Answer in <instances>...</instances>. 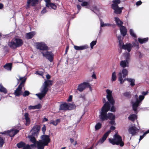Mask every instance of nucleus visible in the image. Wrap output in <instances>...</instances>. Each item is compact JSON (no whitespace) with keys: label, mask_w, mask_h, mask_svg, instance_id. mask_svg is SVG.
<instances>
[{"label":"nucleus","mask_w":149,"mask_h":149,"mask_svg":"<svg viewBox=\"0 0 149 149\" xmlns=\"http://www.w3.org/2000/svg\"><path fill=\"white\" fill-rule=\"evenodd\" d=\"M25 145V143L22 141L18 143L17 144V146L19 148L23 147Z\"/></svg>","instance_id":"42"},{"label":"nucleus","mask_w":149,"mask_h":149,"mask_svg":"<svg viewBox=\"0 0 149 149\" xmlns=\"http://www.w3.org/2000/svg\"><path fill=\"white\" fill-rule=\"evenodd\" d=\"M45 72V70L43 69H40L39 70L35 72V74H36L42 76Z\"/></svg>","instance_id":"34"},{"label":"nucleus","mask_w":149,"mask_h":149,"mask_svg":"<svg viewBox=\"0 0 149 149\" xmlns=\"http://www.w3.org/2000/svg\"><path fill=\"white\" fill-rule=\"evenodd\" d=\"M68 110H73L76 108V106L73 104L68 103Z\"/></svg>","instance_id":"33"},{"label":"nucleus","mask_w":149,"mask_h":149,"mask_svg":"<svg viewBox=\"0 0 149 149\" xmlns=\"http://www.w3.org/2000/svg\"><path fill=\"white\" fill-rule=\"evenodd\" d=\"M139 127H136L135 124H133L131 127H129L128 131L129 133L131 134L132 136L135 135L139 132Z\"/></svg>","instance_id":"9"},{"label":"nucleus","mask_w":149,"mask_h":149,"mask_svg":"<svg viewBox=\"0 0 149 149\" xmlns=\"http://www.w3.org/2000/svg\"><path fill=\"white\" fill-rule=\"evenodd\" d=\"M130 34L134 38H136V35L134 33L133 30L132 29H130Z\"/></svg>","instance_id":"47"},{"label":"nucleus","mask_w":149,"mask_h":149,"mask_svg":"<svg viewBox=\"0 0 149 149\" xmlns=\"http://www.w3.org/2000/svg\"><path fill=\"white\" fill-rule=\"evenodd\" d=\"M88 3L87 2L84 1L81 4V6H86L88 5Z\"/></svg>","instance_id":"54"},{"label":"nucleus","mask_w":149,"mask_h":149,"mask_svg":"<svg viewBox=\"0 0 149 149\" xmlns=\"http://www.w3.org/2000/svg\"><path fill=\"white\" fill-rule=\"evenodd\" d=\"M100 25L101 27H102L106 26H110L111 25V24L109 23H105L104 24V22L101 19L100 20Z\"/></svg>","instance_id":"37"},{"label":"nucleus","mask_w":149,"mask_h":149,"mask_svg":"<svg viewBox=\"0 0 149 149\" xmlns=\"http://www.w3.org/2000/svg\"><path fill=\"white\" fill-rule=\"evenodd\" d=\"M148 92H145L143 91L142 92V95H140L139 97L138 96L136 95L134 97V99H133L131 102L132 104L133 110L135 112V113H137V108L138 106L140 104L141 102L144 98V96L147 94Z\"/></svg>","instance_id":"3"},{"label":"nucleus","mask_w":149,"mask_h":149,"mask_svg":"<svg viewBox=\"0 0 149 149\" xmlns=\"http://www.w3.org/2000/svg\"><path fill=\"white\" fill-rule=\"evenodd\" d=\"M36 46L37 49L40 50H42V51L43 52H44V51H46L48 50V47L46 45L45 43L43 42L36 43Z\"/></svg>","instance_id":"10"},{"label":"nucleus","mask_w":149,"mask_h":149,"mask_svg":"<svg viewBox=\"0 0 149 149\" xmlns=\"http://www.w3.org/2000/svg\"><path fill=\"white\" fill-rule=\"evenodd\" d=\"M68 104L66 103H64L61 104L60 105L59 109L60 110L66 111L68 110Z\"/></svg>","instance_id":"27"},{"label":"nucleus","mask_w":149,"mask_h":149,"mask_svg":"<svg viewBox=\"0 0 149 149\" xmlns=\"http://www.w3.org/2000/svg\"><path fill=\"white\" fill-rule=\"evenodd\" d=\"M114 119H113V120H111L110 121V123L111 124V125H113L114 123V121L113 120Z\"/></svg>","instance_id":"63"},{"label":"nucleus","mask_w":149,"mask_h":149,"mask_svg":"<svg viewBox=\"0 0 149 149\" xmlns=\"http://www.w3.org/2000/svg\"><path fill=\"white\" fill-rule=\"evenodd\" d=\"M47 12L46 8H44L41 12V14H43L46 13Z\"/></svg>","instance_id":"57"},{"label":"nucleus","mask_w":149,"mask_h":149,"mask_svg":"<svg viewBox=\"0 0 149 149\" xmlns=\"http://www.w3.org/2000/svg\"><path fill=\"white\" fill-rule=\"evenodd\" d=\"M120 66L123 68H125L129 66V62L127 60L121 61L120 63Z\"/></svg>","instance_id":"23"},{"label":"nucleus","mask_w":149,"mask_h":149,"mask_svg":"<svg viewBox=\"0 0 149 149\" xmlns=\"http://www.w3.org/2000/svg\"><path fill=\"white\" fill-rule=\"evenodd\" d=\"M90 87V86L88 83L84 82L78 86L77 90L80 92H82L86 88Z\"/></svg>","instance_id":"14"},{"label":"nucleus","mask_w":149,"mask_h":149,"mask_svg":"<svg viewBox=\"0 0 149 149\" xmlns=\"http://www.w3.org/2000/svg\"><path fill=\"white\" fill-rule=\"evenodd\" d=\"M149 133V130L146 131V132H145L143 134V135L142 136H140V138H139V141L141 140L144 137V136H146V135L148 134Z\"/></svg>","instance_id":"43"},{"label":"nucleus","mask_w":149,"mask_h":149,"mask_svg":"<svg viewBox=\"0 0 149 149\" xmlns=\"http://www.w3.org/2000/svg\"><path fill=\"white\" fill-rule=\"evenodd\" d=\"M30 93L28 91H25L24 93H22V95L24 97H26L29 95Z\"/></svg>","instance_id":"49"},{"label":"nucleus","mask_w":149,"mask_h":149,"mask_svg":"<svg viewBox=\"0 0 149 149\" xmlns=\"http://www.w3.org/2000/svg\"><path fill=\"white\" fill-rule=\"evenodd\" d=\"M38 0H28L26 8H29L31 5L33 6H35L38 4Z\"/></svg>","instance_id":"16"},{"label":"nucleus","mask_w":149,"mask_h":149,"mask_svg":"<svg viewBox=\"0 0 149 149\" xmlns=\"http://www.w3.org/2000/svg\"><path fill=\"white\" fill-rule=\"evenodd\" d=\"M8 45L12 49H16L17 48L14 39L12 40L11 41L9 42L8 43Z\"/></svg>","instance_id":"22"},{"label":"nucleus","mask_w":149,"mask_h":149,"mask_svg":"<svg viewBox=\"0 0 149 149\" xmlns=\"http://www.w3.org/2000/svg\"><path fill=\"white\" fill-rule=\"evenodd\" d=\"M74 49L77 50H82L86 49L88 48V46L87 45H85L81 46H77L74 45Z\"/></svg>","instance_id":"20"},{"label":"nucleus","mask_w":149,"mask_h":149,"mask_svg":"<svg viewBox=\"0 0 149 149\" xmlns=\"http://www.w3.org/2000/svg\"><path fill=\"white\" fill-rule=\"evenodd\" d=\"M118 39L119 40V47H121V46L123 44L122 40L121 39V36H118L117 37Z\"/></svg>","instance_id":"41"},{"label":"nucleus","mask_w":149,"mask_h":149,"mask_svg":"<svg viewBox=\"0 0 149 149\" xmlns=\"http://www.w3.org/2000/svg\"><path fill=\"white\" fill-rule=\"evenodd\" d=\"M43 56L45 57L51 62H52L53 60L54 55L51 52H48L47 50L45 52L42 51L41 52Z\"/></svg>","instance_id":"8"},{"label":"nucleus","mask_w":149,"mask_h":149,"mask_svg":"<svg viewBox=\"0 0 149 149\" xmlns=\"http://www.w3.org/2000/svg\"><path fill=\"white\" fill-rule=\"evenodd\" d=\"M46 2V5L47 7L49 8L56 9V6L54 4L50 2V0H45Z\"/></svg>","instance_id":"18"},{"label":"nucleus","mask_w":149,"mask_h":149,"mask_svg":"<svg viewBox=\"0 0 149 149\" xmlns=\"http://www.w3.org/2000/svg\"><path fill=\"white\" fill-rule=\"evenodd\" d=\"M29 115L28 113H26L24 114V116L25 119H30L29 118Z\"/></svg>","instance_id":"56"},{"label":"nucleus","mask_w":149,"mask_h":149,"mask_svg":"<svg viewBox=\"0 0 149 149\" xmlns=\"http://www.w3.org/2000/svg\"><path fill=\"white\" fill-rule=\"evenodd\" d=\"M40 128L37 125L34 126L31 131V135L37 137L39 134Z\"/></svg>","instance_id":"15"},{"label":"nucleus","mask_w":149,"mask_h":149,"mask_svg":"<svg viewBox=\"0 0 149 149\" xmlns=\"http://www.w3.org/2000/svg\"><path fill=\"white\" fill-rule=\"evenodd\" d=\"M59 122V120L57 119L56 121H52L50 122V124H52L55 126Z\"/></svg>","instance_id":"48"},{"label":"nucleus","mask_w":149,"mask_h":149,"mask_svg":"<svg viewBox=\"0 0 149 149\" xmlns=\"http://www.w3.org/2000/svg\"><path fill=\"white\" fill-rule=\"evenodd\" d=\"M19 79H17L18 81L20 80L22 81L21 83L18 86L17 88L15 91L14 92V94L15 96H18L22 94L23 91H22V87L24 86V83L26 81V78L24 77H22L18 76Z\"/></svg>","instance_id":"5"},{"label":"nucleus","mask_w":149,"mask_h":149,"mask_svg":"<svg viewBox=\"0 0 149 149\" xmlns=\"http://www.w3.org/2000/svg\"><path fill=\"white\" fill-rule=\"evenodd\" d=\"M12 63H7L3 66V68L8 71H11L12 68Z\"/></svg>","instance_id":"28"},{"label":"nucleus","mask_w":149,"mask_h":149,"mask_svg":"<svg viewBox=\"0 0 149 149\" xmlns=\"http://www.w3.org/2000/svg\"><path fill=\"white\" fill-rule=\"evenodd\" d=\"M136 118L137 116L135 114L130 115L128 117L129 119L133 122L136 119Z\"/></svg>","instance_id":"36"},{"label":"nucleus","mask_w":149,"mask_h":149,"mask_svg":"<svg viewBox=\"0 0 149 149\" xmlns=\"http://www.w3.org/2000/svg\"><path fill=\"white\" fill-rule=\"evenodd\" d=\"M0 91L4 93L5 94L7 93V90L3 86L2 84H0Z\"/></svg>","instance_id":"38"},{"label":"nucleus","mask_w":149,"mask_h":149,"mask_svg":"<svg viewBox=\"0 0 149 149\" xmlns=\"http://www.w3.org/2000/svg\"><path fill=\"white\" fill-rule=\"evenodd\" d=\"M111 132V130H109L105 133L103 136L102 137L99 141L98 143H103L106 139Z\"/></svg>","instance_id":"19"},{"label":"nucleus","mask_w":149,"mask_h":149,"mask_svg":"<svg viewBox=\"0 0 149 149\" xmlns=\"http://www.w3.org/2000/svg\"><path fill=\"white\" fill-rule=\"evenodd\" d=\"M133 46L130 43L127 44L125 45H124L123 44L121 47H120L121 49H123L125 50H127L128 52H130Z\"/></svg>","instance_id":"17"},{"label":"nucleus","mask_w":149,"mask_h":149,"mask_svg":"<svg viewBox=\"0 0 149 149\" xmlns=\"http://www.w3.org/2000/svg\"><path fill=\"white\" fill-rule=\"evenodd\" d=\"M110 111L112 112H114L115 111V108L113 106L111 107Z\"/></svg>","instance_id":"59"},{"label":"nucleus","mask_w":149,"mask_h":149,"mask_svg":"<svg viewBox=\"0 0 149 149\" xmlns=\"http://www.w3.org/2000/svg\"><path fill=\"white\" fill-rule=\"evenodd\" d=\"M113 3L111 5L112 8L114 10V13L116 14H120L121 12L123 9V7H119L118 4L120 2V0H113L112 1Z\"/></svg>","instance_id":"6"},{"label":"nucleus","mask_w":149,"mask_h":149,"mask_svg":"<svg viewBox=\"0 0 149 149\" xmlns=\"http://www.w3.org/2000/svg\"><path fill=\"white\" fill-rule=\"evenodd\" d=\"M87 8H90L95 13H96V11H98V9H97V7L95 6H93L91 7H87Z\"/></svg>","instance_id":"39"},{"label":"nucleus","mask_w":149,"mask_h":149,"mask_svg":"<svg viewBox=\"0 0 149 149\" xmlns=\"http://www.w3.org/2000/svg\"><path fill=\"white\" fill-rule=\"evenodd\" d=\"M102 124L100 123H98L95 126V128L96 130H98L101 127Z\"/></svg>","instance_id":"44"},{"label":"nucleus","mask_w":149,"mask_h":149,"mask_svg":"<svg viewBox=\"0 0 149 149\" xmlns=\"http://www.w3.org/2000/svg\"><path fill=\"white\" fill-rule=\"evenodd\" d=\"M148 40V38H139L138 40L141 44L147 42Z\"/></svg>","instance_id":"35"},{"label":"nucleus","mask_w":149,"mask_h":149,"mask_svg":"<svg viewBox=\"0 0 149 149\" xmlns=\"http://www.w3.org/2000/svg\"><path fill=\"white\" fill-rule=\"evenodd\" d=\"M111 106L108 102H106L102 107L101 110L100 111V115L99 118L102 121L106 120L108 119L113 120L115 119V116L111 113H107L110 109Z\"/></svg>","instance_id":"1"},{"label":"nucleus","mask_w":149,"mask_h":149,"mask_svg":"<svg viewBox=\"0 0 149 149\" xmlns=\"http://www.w3.org/2000/svg\"><path fill=\"white\" fill-rule=\"evenodd\" d=\"M142 3V2L141 1H139L136 2V4L137 6H139L141 5Z\"/></svg>","instance_id":"58"},{"label":"nucleus","mask_w":149,"mask_h":149,"mask_svg":"<svg viewBox=\"0 0 149 149\" xmlns=\"http://www.w3.org/2000/svg\"><path fill=\"white\" fill-rule=\"evenodd\" d=\"M25 120H26L25 125L27 126L30 123V119H28Z\"/></svg>","instance_id":"53"},{"label":"nucleus","mask_w":149,"mask_h":149,"mask_svg":"<svg viewBox=\"0 0 149 149\" xmlns=\"http://www.w3.org/2000/svg\"><path fill=\"white\" fill-rule=\"evenodd\" d=\"M19 131L16 129H12L11 130H8L7 131H5L2 132L1 134H6L9 135L10 137H13V136L16 135Z\"/></svg>","instance_id":"12"},{"label":"nucleus","mask_w":149,"mask_h":149,"mask_svg":"<svg viewBox=\"0 0 149 149\" xmlns=\"http://www.w3.org/2000/svg\"><path fill=\"white\" fill-rule=\"evenodd\" d=\"M35 32H31L26 34V37L27 39H30L31 38L35 35Z\"/></svg>","instance_id":"31"},{"label":"nucleus","mask_w":149,"mask_h":149,"mask_svg":"<svg viewBox=\"0 0 149 149\" xmlns=\"http://www.w3.org/2000/svg\"><path fill=\"white\" fill-rule=\"evenodd\" d=\"M4 143L3 139L0 137V147H2Z\"/></svg>","instance_id":"51"},{"label":"nucleus","mask_w":149,"mask_h":149,"mask_svg":"<svg viewBox=\"0 0 149 149\" xmlns=\"http://www.w3.org/2000/svg\"><path fill=\"white\" fill-rule=\"evenodd\" d=\"M72 95H70L69 96V99L68 100V101H70L72 100Z\"/></svg>","instance_id":"60"},{"label":"nucleus","mask_w":149,"mask_h":149,"mask_svg":"<svg viewBox=\"0 0 149 149\" xmlns=\"http://www.w3.org/2000/svg\"><path fill=\"white\" fill-rule=\"evenodd\" d=\"M97 41H93L90 43V46L91 49L93 48V46L96 44Z\"/></svg>","instance_id":"50"},{"label":"nucleus","mask_w":149,"mask_h":149,"mask_svg":"<svg viewBox=\"0 0 149 149\" xmlns=\"http://www.w3.org/2000/svg\"><path fill=\"white\" fill-rule=\"evenodd\" d=\"M42 130L43 133V134H45L46 130V127L45 125H43V126L42 128Z\"/></svg>","instance_id":"55"},{"label":"nucleus","mask_w":149,"mask_h":149,"mask_svg":"<svg viewBox=\"0 0 149 149\" xmlns=\"http://www.w3.org/2000/svg\"><path fill=\"white\" fill-rule=\"evenodd\" d=\"M115 19L116 24L119 27L122 26L123 22L118 17H115Z\"/></svg>","instance_id":"29"},{"label":"nucleus","mask_w":149,"mask_h":149,"mask_svg":"<svg viewBox=\"0 0 149 149\" xmlns=\"http://www.w3.org/2000/svg\"><path fill=\"white\" fill-rule=\"evenodd\" d=\"M115 128V127L113 126H111L110 127V129L113 130H114Z\"/></svg>","instance_id":"64"},{"label":"nucleus","mask_w":149,"mask_h":149,"mask_svg":"<svg viewBox=\"0 0 149 149\" xmlns=\"http://www.w3.org/2000/svg\"><path fill=\"white\" fill-rule=\"evenodd\" d=\"M17 47L21 46L23 44V42L22 40L15 38L14 39Z\"/></svg>","instance_id":"21"},{"label":"nucleus","mask_w":149,"mask_h":149,"mask_svg":"<svg viewBox=\"0 0 149 149\" xmlns=\"http://www.w3.org/2000/svg\"><path fill=\"white\" fill-rule=\"evenodd\" d=\"M77 6L79 11L81 9V6L79 5H77Z\"/></svg>","instance_id":"61"},{"label":"nucleus","mask_w":149,"mask_h":149,"mask_svg":"<svg viewBox=\"0 0 149 149\" xmlns=\"http://www.w3.org/2000/svg\"><path fill=\"white\" fill-rule=\"evenodd\" d=\"M123 95L128 98H130L131 97V95L130 92H125L124 93Z\"/></svg>","instance_id":"46"},{"label":"nucleus","mask_w":149,"mask_h":149,"mask_svg":"<svg viewBox=\"0 0 149 149\" xmlns=\"http://www.w3.org/2000/svg\"><path fill=\"white\" fill-rule=\"evenodd\" d=\"M106 92L107 94V97L108 100L112 105H113L114 103V101L112 95V91L107 89L106 90Z\"/></svg>","instance_id":"11"},{"label":"nucleus","mask_w":149,"mask_h":149,"mask_svg":"<svg viewBox=\"0 0 149 149\" xmlns=\"http://www.w3.org/2000/svg\"><path fill=\"white\" fill-rule=\"evenodd\" d=\"M118 80L120 84H123L125 80H127L129 82H130V85L131 86H133L135 85V80L134 79L126 78L123 79L122 76V74L121 72H119L118 74Z\"/></svg>","instance_id":"7"},{"label":"nucleus","mask_w":149,"mask_h":149,"mask_svg":"<svg viewBox=\"0 0 149 149\" xmlns=\"http://www.w3.org/2000/svg\"><path fill=\"white\" fill-rule=\"evenodd\" d=\"M120 30L121 34L123 37L125 36L127 33V30L125 27L123 26L120 27Z\"/></svg>","instance_id":"26"},{"label":"nucleus","mask_w":149,"mask_h":149,"mask_svg":"<svg viewBox=\"0 0 149 149\" xmlns=\"http://www.w3.org/2000/svg\"><path fill=\"white\" fill-rule=\"evenodd\" d=\"M22 149H31L30 146L29 145H27L24 146Z\"/></svg>","instance_id":"52"},{"label":"nucleus","mask_w":149,"mask_h":149,"mask_svg":"<svg viewBox=\"0 0 149 149\" xmlns=\"http://www.w3.org/2000/svg\"><path fill=\"white\" fill-rule=\"evenodd\" d=\"M3 8V5L2 3H0V9H2Z\"/></svg>","instance_id":"62"},{"label":"nucleus","mask_w":149,"mask_h":149,"mask_svg":"<svg viewBox=\"0 0 149 149\" xmlns=\"http://www.w3.org/2000/svg\"><path fill=\"white\" fill-rule=\"evenodd\" d=\"M116 79V76L115 72H113L112 74L111 77V81H115Z\"/></svg>","instance_id":"45"},{"label":"nucleus","mask_w":149,"mask_h":149,"mask_svg":"<svg viewBox=\"0 0 149 149\" xmlns=\"http://www.w3.org/2000/svg\"><path fill=\"white\" fill-rule=\"evenodd\" d=\"M125 57V60H127V61H128L130 60V53H125L124 55Z\"/></svg>","instance_id":"40"},{"label":"nucleus","mask_w":149,"mask_h":149,"mask_svg":"<svg viewBox=\"0 0 149 149\" xmlns=\"http://www.w3.org/2000/svg\"><path fill=\"white\" fill-rule=\"evenodd\" d=\"M109 142L113 145H120L121 147L124 145L122 137L118 134H115L113 136V138H110L109 139Z\"/></svg>","instance_id":"4"},{"label":"nucleus","mask_w":149,"mask_h":149,"mask_svg":"<svg viewBox=\"0 0 149 149\" xmlns=\"http://www.w3.org/2000/svg\"><path fill=\"white\" fill-rule=\"evenodd\" d=\"M120 72L122 74V77L123 78L125 77L128 75V71L125 68L123 69L122 71Z\"/></svg>","instance_id":"30"},{"label":"nucleus","mask_w":149,"mask_h":149,"mask_svg":"<svg viewBox=\"0 0 149 149\" xmlns=\"http://www.w3.org/2000/svg\"><path fill=\"white\" fill-rule=\"evenodd\" d=\"M36 145L38 149H44L45 146L42 142L39 141L36 143Z\"/></svg>","instance_id":"24"},{"label":"nucleus","mask_w":149,"mask_h":149,"mask_svg":"<svg viewBox=\"0 0 149 149\" xmlns=\"http://www.w3.org/2000/svg\"><path fill=\"white\" fill-rule=\"evenodd\" d=\"M36 136H33V135H30L28 136V138L30 139V141L33 143H36Z\"/></svg>","instance_id":"32"},{"label":"nucleus","mask_w":149,"mask_h":149,"mask_svg":"<svg viewBox=\"0 0 149 149\" xmlns=\"http://www.w3.org/2000/svg\"><path fill=\"white\" fill-rule=\"evenodd\" d=\"M40 141L43 143L45 146H47L50 141V139L49 136L46 135H43L41 136Z\"/></svg>","instance_id":"13"},{"label":"nucleus","mask_w":149,"mask_h":149,"mask_svg":"<svg viewBox=\"0 0 149 149\" xmlns=\"http://www.w3.org/2000/svg\"><path fill=\"white\" fill-rule=\"evenodd\" d=\"M41 107V105L40 104H38L34 106L30 105L28 107V108L29 110H31L32 109L33 110L36 109H39Z\"/></svg>","instance_id":"25"},{"label":"nucleus","mask_w":149,"mask_h":149,"mask_svg":"<svg viewBox=\"0 0 149 149\" xmlns=\"http://www.w3.org/2000/svg\"><path fill=\"white\" fill-rule=\"evenodd\" d=\"M52 85V81L49 80L45 81L43 84L40 89V92L36 94L40 100H41L45 96L48 90V87Z\"/></svg>","instance_id":"2"}]
</instances>
